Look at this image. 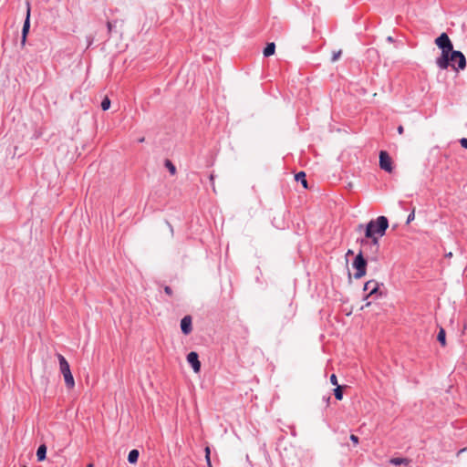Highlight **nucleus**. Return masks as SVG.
Segmentation results:
<instances>
[{"mask_svg":"<svg viewBox=\"0 0 467 467\" xmlns=\"http://www.w3.org/2000/svg\"><path fill=\"white\" fill-rule=\"evenodd\" d=\"M379 167L389 173L393 171L392 160L385 150L379 152Z\"/></svg>","mask_w":467,"mask_h":467,"instance_id":"obj_5","label":"nucleus"},{"mask_svg":"<svg viewBox=\"0 0 467 467\" xmlns=\"http://www.w3.org/2000/svg\"><path fill=\"white\" fill-rule=\"evenodd\" d=\"M363 227H364V225H363V224H359L358 228V230H360V229H362Z\"/></svg>","mask_w":467,"mask_h":467,"instance_id":"obj_31","label":"nucleus"},{"mask_svg":"<svg viewBox=\"0 0 467 467\" xmlns=\"http://www.w3.org/2000/svg\"><path fill=\"white\" fill-rule=\"evenodd\" d=\"M140 452L138 450H131L128 455V461L130 463H136L139 459Z\"/></svg>","mask_w":467,"mask_h":467,"instance_id":"obj_13","label":"nucleus"},{"mask_svg":"<svg viewBox=\"0 0 467 467\" xmlns=\"http://www.w3.org/2000/svg\"><path fill=\"white\" fill-rule=\"evenodd\" d=\"M295 180L296 182H299L305 189L308 188L307 181L306 179V173L304 171H300V172L296 173L295 176Z\"/></svg>","mask_w":467,"mask_h":467,"instance_id":"obj_10","label":"nucleus"},{"mask_svg":"<svg viewBox=\"0 0 467 467\" xmlns=\"http://www.w3.org/2000/svg\"><path fill=\"white\" fill-rule=\"evenodd\" d=\"M61 467H68V465L67 464H63V465H61Z\"/></svg>","mask_w":467,"mask_h":467,"instance_id":"obj_34","label":"nucleus"},{"mask_svg":"<svg viewBox=\"0 0 467 467\" xmlns=\"http://www.w3.org/2000/svg\"><path fill=\"white\" fill-rule=\"evenodd\" d=\"M389 227L387 217L381 215L375 220L369 221L365 226V238L360 240L362 248L369 247L376 254L379 251V240L385 235Z\"/></svg>","mask_w":467,"mask_h":467,"instance_id":"obj_2","label":"nucleus"},{"mask_svg":"<svg viewBox=\"0 0 467 467\" xmlns=\"http://www.w3.org/2000/svg\"><path fill=\"white\" fill-rule=\"evenodd\" d=\"M349 438H350L351 441L354 443V445H358V441L359 440H358V436H356L354 434H351Z\"/></svg>","mask_w":467,"mask_h":467,"instance_id":"obj_22","label":"nucleus"},{"mask_svg":"<svg viewBox=\"0 0 467 467\" xmlns=\"http://www.w3.org/2000/svg\"><path fill=\"white\" fill-rule=\"evenodd\" d=\"M330 382H331V384H333V385H335V386H337H337H339V385L337 384V376H336L335 374H332V375L330 376Z\"/></svg>","mask_w":467,"mask_h":467,"instance_id":"obj_20","label":"nucleus"},{"mask_svg":"<svg viewBox=\"0 0 467 467\" xmlns=\"http://www.w3.org/2000/svg\"><path fill=\"white\" fill-rule=\"evenodd\" d=\"M181 329L184 335H189L192 330V317L191 316H185L181 320Z\"/></svg>","mask_w":467,"mask_h":467,"instance_id":"obj_9","label":"nucleus"},{"mask_svg":"<svg viewBox=\"0 0 467 467\" xmlns=\"http://www.w3.org/2000/svg\"><path fill=\"white\" fill-rule=\"evenodd\" d=\"M275 43L272 42V43L267 44V46L265 47V49L263 51V54L265 57H270L275 54Z\"/></svg>","mask_w":467,"mask_h":467,"instance_id":"obj_12","label":"nucleus"},{"mask_svg":"<svg viewBox=\"0 0 467 467\" xmlns=\"http://www.w3.org/2000/svg\"><path fill=\"white\" fill-rule=\"evenodd\" d=\"M436 46L441 50V54L436 59V64L441 69H447L449 66L455 71L463 70L466 67V58L461 51L453 50L452 43L446 33H441L435 39Z\"/></svg>","mask_w":467,"mask_h":467,"instance_id":"obj_1","label":"nucleus"},{"mask_svg":"<svg viewBox=\"0 0 467 467\" xmlns=\"http://www.w3.org/2000/svg\"><path fill=\"white\" fill-rule=\"evenodd\" d=\"M87 467H93V464L90 463Z\"/></svg>","mask_w":467,"mask_h":467,"instance_id":"obj_36","label":"nucleus"},{"mask_svg":"<svg viewBox=\"0 0 467 467\" xmlns=\"http://www.w3.org/2000/svg\"><path fill=\"white\" fill-rule=\"evenodd\" d=\"M349 254H353V251H352V250H348V251L347 252V255H349Z\"/></svg>","mask_w":467,"mask_h":467,"instance_id":"obj_29","label":"nucleus"},{"mask_svg":"<svg viewBox=\"0 0 467 467\" xmlns=\"http://www.w3.org/2000/svg\"><path fill=\"white\" fill-rule=\"evenodd\" d=\"M462 147L467 149V138H463L460 140Z\"/></svg>","mask_w":467,"mask_h":467,"instance_id":"obj_23","label":"nucleus"},{"mask_svg":"<svg viewBox=\"0 0 467 467\" xmlns=\"http://www.w3.org/2000/svg\"><path fill=\"white\" fill-rule=\"evenodd\" d=\"M341 54V50L334 51L331 58L332 62H336L340 57Z\"/></svg>","mask_w":467,"mask_h":467,"instance_id":"obj_19","label":"nucleus"},{"mask_svg":"<svg viewBox=\"0 0 467 467\" xmlns=\"http://www.w3.org/2000/svg\"><path fill=\"white\" fill-rule=\"evenodd\" d=\"M388 41L391 42V41H393V38L391 36H389Z\"/></svg>","mask_w":467,"mask_h":467,"instance_id":"obj_30","label":"nucleus"},{"mask_svg":"<svg viewBox=\"0 0 467 467\" xmlns=\"http://www.w3.org/2000/svg\"><path fill=\"white\" fill-rule=\"evenodd\" d=\"M346 388V386H337L334 389V395L337 400H341L343 399V389Z\"/></svg>","mask_w":467,"mask_h":467,"instance_id":"obj_16","label":"nucleus"},{"mask_svg":"<svg viewBox=\"0 0 467 467\" xmlns=\"http://www.w3.org/2000/svg\"><path fill=\"white\" fill-rule=\"evenodd\" d=\"M379 285L375 280H369V281L366 282L364 285V290H369V293L367 296V298L368 296H372L378 293L379 294V296H381V293L379 291Z\"/></svg>","mask_w":467,"mask_h":467,"instance_id":"obj_8","label":"nucleus"},{"mask_svg":"<svg viewBox=\"0 0 467 467\" xmlns=\"http://www.w3.org/2000/svg\"><path fill=\"white\" fill-rule=\"evenodd\" d=\"M205 455H211V450L209 446H206L204 449Z\"/></svg>","mask_w":467,"mask_h":467,"instance_id":"obj_26","label":"nucleus"},{"mask_svg":"<svg viewBox=\"0 0 467 467\" xmlns=\"http://www.w3.org/2000/svg\"><path fill=\"white\" fill-rule=\"evenodd\" d=\"M438 341L441 343L442 347L446 346V333L444 328L441 327L437 336Z\"/></svg>","mask_w":467,"mask_h":467,"instance_id":"obj_14","label":"nucleus"},{"mask_svg":"<svg viewBox=\"0 0 467 467\" xmlns=\"http://www.w3.org/2000/svg\"><path fill=\"white\" fill-rule=\"evenodd\" d=\"M165 167L169 170L171 175H174L176 173V167L170 160L165 161Z\"/></svg>","mask_w":467,"mask_h":467,"instance_id":"obj_17","label":"nucleus"},{"mask_svg":"<svg viewBox=\"0 0 467 467\" xmlns=\"http://www.w3.org/2000/svg\"><path fill=\"white\" fill-rule=\"evenodd\" d=\"M23 467H26V465H24Z\"/></svg>","mask_w":467,"mask_h":467,"instance_id":"obj_37","label":"nucleus"},{"mask_svg":"<svg viewBox=\"0 0 467 467\" xmlns=\"http://www.w3.org/2000/svg\"><path fill=\"white\" fill-rule=\"evenodd\" d=\"M187 361L192 366L193 371L198 373L201 369V362L199 360V356L196 352L192 351L187 355Z\"/></svg>","mask_w":467,"mask_h":467,"instance_id":"obj_6","label":"nucleus"},{"mask_svg":"<svg viewBox=\"0 0 467 467\" xmlns=\"http://www.w3.org/2000/svg\"><path fill=\"white\" fill-rule=\"evenodd\" d=\"M415 218V211L413 210L407 218V223H410L411 221H413Z\"/></svg>","mask_w":467,"mask_h":467,"instance_id":"obj_21","label":"nucleus"},{"mask_svg":"<svg viewBox=\"0 0 467 467\" xmlns=\"http://www.w3.org/2000/svg\"><path fill=\"white\" fill-rule=\"evenodd\" d=\"M169 226H170V228H171V234H172V233H173V229H172V227H171V224H169Z\"/></svg>","mask_w":467,"mask_h":467,"instance_id":"obj_33","label":"nucleus"},{"mask_svg":"<svg viewBox=\"0 0 467 467\" xmlns=\"http://www.w3.org/2000/svg\"><path fill=\"white\" fill-rule=\"evenodd\" d=\"M448 256H449V257L452 256V254H451V253H449V254H448Z\"/></svg>","mask_w":467,"mask_h":467,"instance_id":"obj_35","label":"nucleus"},{"mask_svg":"<svg viewBox=\"0 0 467 467\" xmlns=\"http://www.w3.org/2000/svg\"><path fill=\"white\" fill-rule=\"evenodd\" d=\"M205 460H206V462H207V466L208 467H213L210 455H205Z\"/></svg>","mask_w":467,"mask_h":467,"instance_id":"obj_25","label":"nucleus"},{"mask_svg":"<svg viewBox=\"0 0 467 467\" xmlns=\"http://www.w3.org/2000/svg\"><path fill=\"white\" fill-rule=\"evenodd\" d=\"M109 107H110V100H109V99L108 97H106V98L102 100V102H101V109H102L103 110H107V109H109Z\"/></svg>","mask_w":467,"mask_h":467,"instance_id":"obj_18","label":"nucleus"},{"mask_svg":"<svg viewBox=\"0 0 467 467\" xmlns=\"http://www.w3.org/2000/svg\"><path fill=\"white\" fill-rule=\"evenodd\" d=\"M389 462L394 465H400V464H409L410 460L407 458H391L389 460Z\"/></svg>","mask_w":467,"mask_h":467,"instance_id":"obj_15","label":"nucleus"},{"mask_svg":"<svg viewBox=\"0 0 467 467\" xmlns=\"http://www.w3.org/2000/svg\"><path fill=\"white\" fill-rule=\"evenodd\" d=\"M370 306V302H368L366 303L365 306H361V309H364V307H367V306Z\"/></svg>","mask_w":467,"mask_h":467,"instance_id":"obj_28","label":"nucleus"},{"mask_svg":"<svg viewBox=\"0 0 467 467\" xmlns=\"http://www.w3.org/2000/svg\"><path fill=\"white\" fill-rule=\"evenodd\" d=\"M398 132L400 135L404 132V128L401 125L398 127Z\"/></svg>","mask_w":467,"mask_h":467,"instance_id":"obj_27","label":"nucleus"},{"mask_svg":"<svg viewBox=\"0 0 467 467\" xmlns=\"http://www.w3.org/2000/svg\"><path fill=\"white\" fill-rule=\"evenodd\" d=\"M353 267L356 269L354 277L360 279L366 275L367 273V260L364 257V251L361 249L357 254L356 258L352 263Z\"/></svg>","mask_w":467,"mask_h":467,"instance_id":"obj_4","label":"nucleus"},{"mask_svg":"<svg viewBox=\"0 0 467 467\" xmlns=\"http://www.w3.org/2000/svg\"><path fill=\"white\" fill-rule=\"evenodd\" d=\"M57 356L59 361L60 371L63 375L66 386L67 387V389H71L75 386V380L71 373L69 364L64 358V356H62L61 354H57Z\"/></svg>","mask_w":467,"mask_h":467,"instance_id":"obj_3","label":"nucleus"},{"mask_svg":"<svg viewBox=\"0 0 467 467\" xmlns=\"http://www.w3.org/2000/svg\"><path fill=\"white\" fill-rule=\"evenodd\" d=\"M29 27H30V6H29V3H27L26 17V20H25V23L23 26V29H22V39H21L22 47H24L26 45V36L28 34Z\"/></svg>","mask_w":467,"mask_h":467,"instance_id":"obj_7","label":"nucleus"},{"mask_svg":"<svg viewBox=\"0 0 467 467\" xmlns=\"http://www.w3.org/2000/svg\"><path fill=\"white\" fill-rule=\"evenodd\" d=\"M139 141H140V142H143V141H144V138H143V137H142V138H140V139L139 140Z\"/></svg>","mask_w":467,"mask_h":467,"instance_id":"obj_32","label":"nucleus"},{"mask_svg":"<svg viewBox=\"0 0 467 467\" xmlns=\"http://www.w3.org/2000/svg\"><path fill=\"white\" fill-rule=\"evenodd\" d=\"M164 292L168 295V296H172V290L171 289L170 286H165L164 287Z\"/></svg>","mask_w":467,"mask_h":467,"instance_id":"obj_24","label":"nucleus"},{"mask_svg":"<svg viewBox=\"0 0 467 467\" xmlns=\"http://www.w3.org/2000/svg\"><path fill=\"white\" fill-rule=\"evenodd\" d=\"M46 453H47V446L45 444H42L38 447L36 451V457L39 462H42L46 459Z\"/></svg>","mask_w":467,"mask_h":467,"instance_id":"obj_11","label":"nucleus"}]
</instances>
